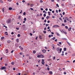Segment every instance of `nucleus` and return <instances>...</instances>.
Masks as SVG:
<instances>
[{
	"instance_id": "09e8293b",
	"label": "nucleus",
	"mask_w": 75,
	"mask_h": 75,
	"mask_svg": "<svg viewBox=\"0 0 75 75\" xmlns=\"http://www.w3.org/2000/svg\"><path fill=\"white\" fill-rule=\"evenodd\" d=\"M29 59H32V57H29Z\"/></svg>"
},
{
	"instance_id": "2eb2a0df",
	"label": "nucleus",
	"mask_w": 75,
	"mask_h": 75,
	"mask_svg": "<svg viewBox=\"0 0 75 75\" xmlns=\"http://www.w3.org/2000/svg\"><path fill=\"white\" fill-rule=\"evenodd\" d=\"M13 9V8L11 7H10L9 8V10H11Z\"/></svg>"
},
{
	"instance_id": "052dcab7",
	"label": "nucleus",
	"mask_w": 75,
	"mask_h": 75,
	"mask_svg": "<svg viewBox=\"0 0 75 75\" xmlns=\"http://www.w3.org/2000/svg\"><path fill=\"white\" fill-rule=\"evenodd\" d=\"M48 25H49V24H46V26H48Z\"/></svg>"
},
{
	"instance_id": "0e129e2a",
	"label": "nucleus",
	"mask_w": 75,
	"mask_h": 75,
	"mask_svg": "<svg viewBox=\"0 0 75 75\" xmlns=\"http://www.w3.org/2000/svg\"><path fill=\"white\" fill-rule=\"evenodd\" d=\"M61 6H62V7H63V6H64V4H62L61 5Z\"/></svg>"
},
{
	"instance_id": "5701e85b",
	"label": "nucleus",
	"mask_w": 75,
	"mask_h": 75,
	"mask_svg": "<svg viewBox=\"0 0 75 75\" xmlns=\"http://www.w3.org/2000/svg\"><path fill=\"white\" fill-rule=\"evenodd\" d=\"M37 57L38 58H40V55H38Z\"/></svg>"
},
{
	"instance_id": "a211bd4d",
	"label": "nucleus",
	"mask_w": 75,
	"mask_h": 75,
	"mask_svg": "<svg viewBox=\"0 0 75 75\" xmlns=\"http://www.w3.org/2000/svg\"><path fill=\"white\" fill-rule=\"evenodd\" d=\"M42 36L41 35H39V38H40V39H42Z\"/></svg>"
},
{
	"instance_id": "a18cd8bd",
	"label": "nucleus",
	"mask_w": 75,
	"mask_h": 75,
	"mask_svg": "<svg viewBox=\"0 0 75 75\" xmlns=\"http://www.w3.org/2000/svg\"><path fill=\"white\" fill-rule=\"evenodd\" d=\"M64 23H67V21L66 20V19L64 20Z\"/></svg>"
},
{
	"instance_id": "7c9ffc66",
	"label": "nucleus",
	"mask_w": 75,
	"mask_h": 75,
	"mask_svg": "<svg viewBox=\"0 0 75 75\" xmlns=\"http://www.w3.org/2000/svg\"><path fill=\"white\" fill-rule=\"evenodd\" d=\"M6 53H8V50H6Z\"/></svg>"
},
{
	"instance_id": "72a5a7b5",
	"label": "nucleus",
	"mask_w": 75,
	"mask_h": 75,
	"mask_svg": "<svg viewBox=\"0 0 75 75\" xmlns=\"http://www.w3.org/2000/svg\"><path fill=\"white\" fill-rule=\"evenodd\" d=\"M59 19L61 20V21H62V18H61V17H59Z\"/></svg>"
},
{
	"instance_id": "864d4df0",
	"label": "nucleus",
	"mask_w": 75,
	"mask_h": 75,
	"mask_svg": "<svg viewBox=\"0 0 75 75\" xmlns=\"http://www.w3.org/2000/svg\"><path fill=\"white\" fill-rule=\"evenodd\" d=\"M40 10H42V11H43L44 9H43V8H40Z\"/></svg>"
},
{
	"instance_id": "c85d7f7f",
	"label": "nucleus",
	"mask_w": 75,
	"mask_h": 75,
	"mask_svg": "<svg viewBox=\"0 0 75 75\" xmlns=\"http://www.w3.org/2000/svg\"><path fill=\"white\" fill-rule=\"evenodd\" d=\"M56 6H57V7H59V5L58 4H56Z\"/></svg>"
},
{
	"instance_id": "20e7f679",
	"label": "nucleus",
	"mask_w": 75,
	"mask_h": 75,
	"mask_svg": "<svg viewBox=\"0 0 75 75\" xmlns=\"http://www.w3.org/2000/svg\"><path fill=\"white\" fill-rule=\"evenodd\" d=\"M42 64H43V65H44V60L42 59Z\"/></svg>"
},
{
	"instance_id": "393cba45",
	"label": "nucleus",
	"mask_w": 75,
	"mask_h": 75,
	"mask_svg": "<svg viewBox=\"0 0 75 75\" xmlns=\"http://www.w3.org/2000/svg\"><path fill=\"white\" fill-rule=\"evenodd\" d=\"M3 27H5L6 28H7V26H6V25H4Z\"/></svg>"
},
{
	"instance_id": "cd10ccee",
	"label": "nucleus",
	"mask_w": 75,
	"mask_h": 75,
	"mask_svg": "<svg viewBox=\"0 0 75 75\" xmlns=\"http://www.w3.org/2000/svg\"><path fill=\"white\" fill-rule=\"evenodd\" d=\"M34 6V4H31L30 5V7H33Z\"/></svg>"
},
{
	"instance_id": "1a4fd4ad",
	"label": "nucleus",
	"mask_w": 75,
	"mask_h": 75,
	"mask_svg": "<svg viewBox=\"0 0 75 75\" xmlns=\"http://www.w3.org/2000/svg\"><path fill=\"white\" fill-rule=\"evenodd\" d=\"M49 73L50 74V75H52V71H49Z\"/></svg>"
},
{
	"instance_id": "423d86ee",
	"label": "nucleus",
	"mask_w": 75,
	"mask_h": 75,
	"mask_svg": "<svg viewBox=\"0 0 75 75\" xmlns=\"http://www.w3.org/2000/svg\"><path fill=\"white\" fill-rule=\"evenodd\" d=\"M52 47H53V50H55V47H54V45L52 44Z\"/></svg>"
},
{
	"instance_id": "603ef678",
	"label": "nucleus",
	"mask_w": 75,
	"mask_h": 75,
	"mask_svg": "<svg viewBox=\"0 0 75 75\" xmlns=\"http://www.w3.org/2000/svg\"><path fill=\"white\" fill-rule=\"evenodd\" d=\"M49 11H52V9L49 8Z\"/></svg>"
},
{
	"instance_id": "e433bc0d",
	"label": "nucleus",
	"mask_w": 75,
	"mask_h": 75,
	"mask_svg": "<svg viewBox=\"0 0 75 75\" xmlns=\"http://www.w3.org/2000/svg\"><path fill=\"white\" fill-rule=\"evenodd\" d=\"M62 26H65V24H64L62 23Z\"/></svg>"
},
{
	"instance_id": "6e6552de",
	"label": "nucleus",
	"mask_w": 75,
	"mask_h": 75,
	"mask_svg": "<svg viewBox=\"0 0 75 75\" xmlns=\"http://www.w3.org/2000/svg\"><path fill=\"white\" fill-rule=\"evenodd\" d=\"M44 57V56L42 55V54H40V58H43Z\"/></svg>"
},
{
	"instance_id": "bb28decb",
	"label": "nucleus",
	"mask_w": 75,
	"mask_h": 75,
	"mask_svg": "<svg viewBox=\"0 0 75 75\" xmlns=\"http://www.w3.org/2000/svg\"><path fill=\"white\" fill-rule=\"evenodd\" d=\"M17 36L18 37H20V34H18Z\"/></svg>"
},
{
	"instance_id": "f3484780",
	"label": "nucleus",
	"mask_w": 75,
	"mask_h": 75,
	"mask_svg": "<svg viewBox=\"0 0 75 75\" xmlns=\"http://www.w3.org/2000/svg\"><path fill=\"white\" fill-rule=\"evenodd\" d=\"M65 27L66 29H68V26H65Z\"/></svg>"
},
{
	"instance_id": "39448f33",
	"label": "nucleus",
	"mask_w": 75,
	"mask_h": 75,
	"mask_svg": "<svg viewBox=\"0 0 75 75\" xmlns=\"http://www.w3.org/2000/svg\"><path fill=\"white\" fill-rule=\"evenodd\" d=\"M5 69V67H2L0 69L1 70H3V69Z\"/></svg>"
},
{
	"instance_id": "4d7b16f0",
	"label": "nucleus",
	"mask_w": 75,
	"mask_h": 75,
	"mask_svg": "<svg viewBox=\"0 0 75 75\" xmlns=\"http://www.w3.org/2000/svg\"><path fill=\"white\" fill-rule=\"evenodd\" d=\"M2 10H3V12H4V8H2Z\"/></svg>"
},
{
	"instance_id": "a878e982",
	"label": "nucleus",
	"mask_w": 75,
	"mask_h": 75,
	"mask_svg": "<svg viewBox=\"0 0 75 75\" xmlns=\"http://www.w3.org/2000/svg\"><path fill=\"white\" fill-rule=\"evenodd\" d=\"M36 53V51H35L34 50L33 51V54H35Z\"/></svg>"
},
{
	"instance_id": "3c124183",
	"label": "nucleus",
	"mask_w": 75,
	"mask_h": 75,
	"mask_svg": "<svg viewBox=\"0 0 75 75\" xmlns=\"http://www.w3.org/2000/svg\"><path fill=\"white\" fill-rule=\"evenodd\" d=\"M52 18H55V16H52Z\"/></svg>"
},
{
	"instance_id": "6ab92c4d",
	"label": "nucleus",
	"mask_w": 75,
	"mask_h": 75,
	"mask_svg": "<svg viewBox=\"0 0 75 75\" xmlns=\"http://www.w3.org/2000/svg\"><path fill=\"white\" fill-rule=\"evenodd\" d=\"M18 19L20 20L21 19V16H19L18 17Z\"/></svg>"
},
{
	"instance_id": "ea45409f",
	"label": "nucleus",
	"mask_w": 75,
	"mask_h": 75,
	"mask_svg": "<svg viewBox=\"0 0 75 75\" xmlns=\"http://www.w3.org/2000/svg\"><path fill=\"white\" fill-rule=\"evenodd\" d=\"M21 50H23V48L21 47Z\"/></svg>"
},
{
	"instance_id": "680f3d73",
	"label": "nucleus",
	"mask_w": 75,
	"mask_h": 75,
	"mask_svg": "<svg viewBox=\"0 0 75 75\" xmlns=\"http://www.w3.org/2000/svg\"><path fill=\"white\" fill-rule=\"evenodd\" d=\"M64 75H66V74H67V73L66 72H64Z\"/></svg>"
},
{
	"instance_id": "69168bd1",
	"label": "nucleus",
	"mask_w": 75,
	"mask_h": 75,
	"mask_svg": "<svg viewBox=\"0 0 75 75\" xmlns=\"http://www.w3.org/2000/svg\"><path fill=\"white\" fill-rule=\"evenodd\" d=\"M16 4L18 6V5H19V4H18V3H16Z\"/></svg>"
},
{
	"instance_id": "9d476101",
	"label": "nucleus",
	"mask_w": 75,
	"mask_h": 75,
	"mask_svg": "<svg viewBox=\"0 0 75 75\" xmlns=\"http://www.w3.org/2000/svg\"><path fill=\"white\" fill-rule=\"evenodd\" d=\"M71 29H72V28L71 27H70L68 29V30L69 31H70L71 30Z\"/></svg>"
},
{
	"instance_id": "ddd939ff",
	"label": "nucleus",
	"mask_w": 75,
	"mask_h": 75,
	"mask_svg": "<svg viewBox=\"0 0 75 75\" xmlns=\"http://www.w3.org/2000/svg\"><path fill=\"white\" fill-rule=\"evenodd\" d=\"M62 40H67V39L66 38H62Z\"/></svg>"
},
{
	"instance_id": "5fc2aeb1",
	"label": "nucleus",
	"mask_w": 75,
	"mask_h": 75,
	"mask_svg": "<svg viewBox=\"0 0 75 75\" xmlns=\"http://www.w3.org/2000/svg\"><path fill=\"white\" fill-rule=\"evenodd\" d=\"M40 3H42L43 2V1H42V0H40Z\"/></svg>"
},
{
	"instance_id": "c9c22d12",
	"label": "nucleus",
	"mask_w": 75,
	"mask_h": 75,
	"mask_svg": "<svg viewBox=\"0 0 75 75\" xmlns=\"http://www.w3.org/2000/svg\"><path fill=\"white\" fill-rule=\"evenodd\" d=\"M11 35H13V34H14V32H11Z\"/></svg>"
},
{
	"instance_id": "b1692460",
	"label": "nucleus",
	"mask_w": 75,
	"mask_h": 75,
	"mask_svg": "<svg viewBox=\"0 0 75 75\" xmlns=\"http://www.w3.org/2000/svg\"><path fill=\"white\" fill-rule=\"evenodd\" d=\"M53 60H55V56L53 57Z\"/></svg>"
},
{
	"instance_id": "a19ab883",
	"label": "nucleus",
	"mask_w": 75,
	"mask_h": 75,
	"mask_svg": "<svg viewBox=\"0 0 75 75\" xmlns=\"http://www.w3.org/2000/svg\"><path fill=\"white\" fill-rule=\"evenodd\" d=\"M43 16L44 17H46V14H44L43 15Z\"/></svg>"
},
{
	"instance_id": "c03bdc74",
	"label": "nucleus",
	"mask_w": 75,
	"mask_h": 75,
	"mask_svg": "<svg viewBox=\"0 0 75 75\" xmlns=\"http://www.w3.org/2000/svg\"><path fill=\"white\" fill-rule=\"evenodd\" d=\"M55 0H51V1H52V2H54Z\"/></svg>"
},
{
	"instance_id": "bf43d9fd",
	"label": "nucleus",
	"mask_w": 75,
	"mask_h": 75,
	"mask_svg": "<svg viewBox=\"0 0 75 75\" xmlns=\"http://www.w3.org/2000/svg\"><path fill=\"white\" fill-rule=\"evenodd\" d=\"M62 14L63 15H65V12H63Z\"/></svg>"
},
{
	"instance_id": "de8ad7c7",
	"label": "nucleus",
	"mask_w": 75,
	"mask_h": 75,
	"mask_svg": "<svg viewBox=\"0 0 75 75\" xmlns=\"http://www.w3.org/2000/svg\"><path fill=\"white\" fill-rule=\"evenodd\" d=\"M4 37H2L1 38V40H3L4 39Z\"/></svg>"
},
{
	"instance_id": "0eeeda50",
	"label": "nucleus",
	"mask_w": 75,
	"mask_h": 75,
	"mask_svg": "<svg viewBox=\"0 0 75 75\" xmlns=\"http://www.w3.org/2000/svg\"><path fill=\"white\" fill-rule=\"evenodd\" d=\"M56 34L57 35H58V36H59L60 35L59 34V33H58L57 32H56Z\"/></svg>"
},
{
	"instance_id": "338daca9",
	"label": "nucleus",
	"mask_w": 75,
	"mask_h": 75,
	"mask_svg": "<svg viewBox=\"0 0 75 75\" xmlns=\"http://www.w3.org/2000/svg\"><path fill=\"white\" fill-rule=\"evenodd\" d=\"M45 10L46 11H48V8H46L45 9Z\"/></svg>"
},
{
	"instance_id": "dca6fc26",
	"label": "nucleus",
	"mask_w": 75,
	"mask_h": 75,
	"mask_svg": "<svg viewBox=\"0 0 75 75\" xmlns=\"http://www.w3.org/2000/svg\"><path fill=\"white\" fill-rule=\"evenodd\" d=\"M16 40L18 42H19V39H18L17 38Z\"/></svg>"
},
{
	"instance_id": "f8f14e48",
	"label": "nucleus",
	"mask_w": 75,
	"mask_h": 75,
	"mask_svg": "<svg viewBox=\"0 0 75 75\" xmlns=\"http://www.w3.org/2000/svg\"><path fill=\"white\" fill-rule=\"evenodd\" d=\"M42 52H43V53H44L46 52V50H42Z\"/></svg>"
},
{
	"instance_id": "4c0bfd02",
	"label": "nucleus",
	"mask_w": 75,
	"mask_h": 75,
	"mask_svg": "<svg viewBox=\"0 0 75 75\" xmlns=\"http://www.w3.org/2000/svg\"><path fill=\"white\" fill-rule=\"evenodd\" d=\"M59 44H60V45H62V43H61V42H59Z\"/></svg>"
},
{
	"instance_id": "774afa93",
	"label": "nucleus",
	"mask_w": 75,
	"mask_h": 75,
	"mask_svg": "<svg viewBox=\"0 0 75 75\" xmlns=\"http://www.w3.org/2000/svg\"><path fill=\"white\" fill-rule=\"evenodd\" d=\"M56 42H57V39H56L54 40Z\"/></svg>"
},
{
	"instance_id": "58836bf2",
	"label": "nucleus",
	"mask_w": 75,
	"mask_h": 75,
	"mask_svg": "<svg viewBox=\"0 0 75 75\" xmlns=\"http://www.w3.org/2000/svg\"><path fill=\"white\" fill-rule=\"evenodd\" d=\"M30 36H32L33 35V34L31 33H30Z\"/></svg>"
},
{
	"instance_id": "f704fd0d",
	"label": "nucleus",
	"mask_w": 75,
	"mask_h": 75,
	"mask_svg": "<svg viewBox=\"0 0 75 75\" xmlns=\"http://www.w3.org/2000/svg\"><path fill=\"white\" fill-rule=\"evenodd\" d=\"M22 2H23V3H25V1L24 0H23L22 1Z\"/></svg>"
},
{
	"instance_id": "2f4dec72",
	"label": "nucleus",
	"mask_w": 75,
	"mask_h": 75,
	"mask_svg": "<svg viewBox=\"0 0 75 75\" xmlns=\"http://www.w3.org/2000/svg\"><path fill=\"white\" fill-rule=\"evenodd\" d=\"M14 63L13 62H11V64L12 65H14Z\"/></svg>"
},
{
	"instance_id": "9b49d317",
	"label": "nucleus",
	"mask_w": 75,
	"mask_h": 75,
	"mask_svg": "<svg viewBox=\"0 0 75 75\" xmlns=\"http://www.w3.org/2000/svg\"><path fill=\"white\" fill-rule=\"evenodd\" d=\"M65 19L67 20V21H69V19H68V18L66 17L65 18Z\"/></svg>"
},
{
	"instance_id": "49530a36",
	"label": "nucleus",
	"mask_w": 75,
	"mask_h": 75,
	"mask_svg": "<svg viewBox=\"0 0 75 75\" xmlns=\"http://www.w3.org/2000/svg\"><path fill=\"white\" fill-rule=\"evenodd\" d=\"M26 14V13H25V12H24V13H23V15H25Z\"/></svg>"
},
{
	"instance_id": "79ce46f5",
	"label": "nucleus",
	"mask_w": 75,
	"mask_h": 75,
	"mask_svg": "<svg viewBox=\"0 0 75 75\" xmlns=\"http://www.w3.org/2000/svg\"><path fill=\"white\" fill-rule=\"evenodd\" d=\"M56 12L57 13H58V10H56Z\"/></svg>"
},
{
	"instance_id": "412c9836",
	"label": "nucleus",
	"mask_w": 75,
	"mask_h": 75,
	"mask_svg": "<svg viewBox=\"0 0 75 75\" xmlns=\"http://www.w3.org/2000/svg\"><path fill=\"white\" fill-rule=\"evenodd\" d=\"M64 51H65L67 50V48H66V47H64Z\"/></svg>"
},
{
	"instance_id": "4be33fe9",
	"label": "nucleus",
	"mask_w": 75,
	"mask_h": 75,
	"mask_svg": "<svg viewBox=\"0 0 75 75\" xmlns=\"http://www.w3.org/2000/svg\"><path fill=\"white\" fill-rule=\"evenodd\" d=\"M67 44H68V45H71V44H70V43H69V42H68V41H67Z\"/></svg>"
},
{
	"instance_id": "4468645a",
	"label": "nucleus",
	"mask_w": 75,
	"mask_h": 75,
	"mask_svg": "<svg viewBox=\"0 0 75 75\" xmlns=\"http://www.w3.org/2000/svg\"><path fill=\"white\" fill-rule=\"evenodd\" d=\"M55 39V37H54L53 38H52V40H54Z\"/></svg>"
},
{
	"instance_id": "37998d69",
	"label": "nucleus",
	"mask_w": 75,
	"mask_h": 75,
	"mask_svg": "<svg viewBox=\"0 0 75 75\" xmlns=\"http://www.w3.org/2000/svg\"><path fill=\"white\" fill-rule=\"evenodd\" d=\"M26 18H24V21H26Z\"/></svg>"
},
{
	"instance_id": "aec40b11",
	"label": "nucleus",
	"mask_w": 75,
	"mask_h": 75,
	"mask_svg": "<svg viewBox=\"0 0 75 75\" xmlns=\"http://www.w3.org/2000/svg\"><path fill=\"white\" fill-rule=\"evenodd\" d=\"M7 42L8 43H10V42H11V41H10V40H8L7 41Z\"/></svg>"
},
{
	"instance_id": "c756f323",
	"label": "nucleus",
	"mask_w": 75,
	"mask_h": 75,
	"mask_svg": "<svg viewBox=\"0 0 75 75\" xmlns=\"http://www.w3.org/2000/svg\"><path fill=\"white\" fill-rule=\"evenodd\" d=\"M43 33H44V34H46V31L44 30L43 31Z\"/></svg>"
},
{
	"instance_id": "13d9d810",
	"label": "nucleus",
	"mask_w": 75,
	"mask_h": 75,
	"mask_svg": "<svg viewBox=\"0 0 75 75\" xmlns=\"http://www.w3.org/2000/svg\"><path fill=\"white\" fill-rule=\"evenodd\" d=\"M50 26H48L47 27V29H48V30H49V29H50Z\"/></svg>"
},
{
	"instance_id": "7ed1b4c3",
	"label": "nucleus",
	"mask_w": 75,
	"mask_h": 75,
	"mask_svg": "<svg viewBox=\"0 0 75 75\" xmlns=\"http://www.w3.org/2000/svg\"><path fill=\"white\" fill-rule=\"evenodd\" d=\"M11 19H9L6 21V23H11Z\"/></svg>"
},
{
	"instance_id": "473e14b6",
	"label": "nucleus",
	"mask_w": 75,
	"mask_h": 75,
	"mask_svg": "<svg viewBox=\"0 0 75 75\" xmlns=\"http://www.w3.org/2000/svg\"><path fill=\"white\" fill-rule=\"evenodd\" d=\"M5 34L6 35H8V34H7V32H5Z\"/></svg>"
},
{
	"instance_id": "e2e57ef3",
	"label": "nucleus",
	"mask_w": 75,
	"mask_h": 75,
	"mask_svg": "<svg viewBox=\"0 0 75 75\" xmlns=\"http://www.w3.org/2000/svg\"><path fill=\"white\" fill-rule=\"evenodd\" d=\"M48 18H49V16H47L46 17V18H47V19H48Z\"/></svg>"
},
{
	"instance_id": "6e6d98bb",
	"label": "nucleus",
	"mask_w": 75,
	"mask_h": 75,
	"mask_svg": "<svg viewBox=\"0 0 75 75\" xmlns=\"http://www.w3.org/2000/svg\"><path fill=\"white\" fill-rule=\"evenodd\" d=\"M47 69L48 71H49V70H50V68H49V67H47Z\"/></svg>"
},
{
	"instance_id": "8fccbe9b",
	"label": "nucleus",
	"mask_w": 75,
	"mask_h": 75,
	"mask_svg": "<svg viewBox=\"0 0 75 75\" xmlns=\"http://www.w3.org/2000/svg\"><path fill=\"white\" fill-rule=\"evenodd\" d=\"M0 2L1 3H3V1L1 0H0Z\"/></svg>"
},
{
	"instance_id": "f257e3e1",
	"label": "nucleus",
	"mask_w": 75,
	"mask_h": 75,
	"mask_svg": "<svg viewBox=\"0 0 75 75\" xmlns=\"http://www.w3.org/2000/svg\"><path fill=\"white\" fill-rule=\"evenodd\" d=\"M57 51L58 52V53H60L62 51V48H60L59 49V47H57L56 49Z\"/></svg>"
},
{
	"instance_id": "f03ea898",
	"label": "nucleus",
	"mask_w": 75,
	"mask_h": 75,
	"mask_svg": "<svg viewBox=\"0 0 75 75\" xmlns=\"http://www.w3.org/2000/svg\"><path fill=\"white\" fill-rule=\"evenodd\" d=\"M59 27V26L58 25H54L52 27L53 28H57V27Z\"/></svg>"
}]
</instances>
